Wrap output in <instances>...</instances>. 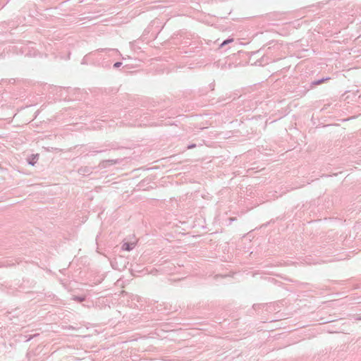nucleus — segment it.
I'll list each match as a JSON object with an SVG mask.
<instances>
[{
    "mask_svg": "<svg viewBox=\"0 0 361 361\" xmlns=\"http://www.w3.org/2000/svg\"><path fill=\"white\" fill-rule=\"evenodd\" d=\"M135 246V243H125L123 245V249L127 251H130L132 250Z\"/></svg>",
    "mask_w": 361,
    "mask_h": 361,
    "instance_id": "1",
    "label": "nucleus"
},
{
    "mask_svg": "<svg viewBox=\"0 0 361 361\" xmlns=\"http://www.w3.org/2000/svg\"><path fill=\"white\" fill-rule=\"evenodd\" d=\"M233 42V39H227V40L224 41L223 43L221 44V47H222L225 44H228L229 42Z\"/></svg>",
    "mask_w": 361,
    "mask_h": 361,
    "instance_id": "2",
    "label": "nucleus"
},
{
    "mask_svg": "<svg viewBox=\"0 0 361 361\" xmlns=\"http://www.w3.org/2000/svg\"><path fill=\"white\" fill-rule=\"evenodd\" d=\"M121 65V62H116V63H114V67H119Z\"/></svg>",
    "mask_w": 361,
    "mask_h": 361,
    "instance_id": "3",
    "label": "nucleus"
}]
</instances>
